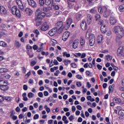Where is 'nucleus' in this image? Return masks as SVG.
<instances>
[{
	"mask_svg": "<svg viewBox=\"0 0 124 124\" xmlns=\"http://www.w3.org/2000/svg\"><path fill=\"white\" fill-rule=\"evenodd\" d=\"M106 58L108 62H109V61H112V57L110 55H108L106 56Z\"/></svg>",
	"mask_w": 124,
	"mask_h": 124,
	"instance_id": "c9c22d12",
	"label": "nucleus"
},
{
	"mask_svg": "<svg viewBox=\"0 0 124 124\" xmlns=\"http://www.w3.org/2000/svg\"><path fill=\"white\" fill-rule=\"evenodd\" d=\"M72 111L73 113H74V112H75V111H76V107H75V106H72Z\"/></svg>",
	"mask_w": 124,
	"mask_h": 124,
	"instance_id": "bf43d9fd",
	"label": "nucleus"
},
{
	"mask_svg": "<svg viewBox=\"0 0 124 124\" xmlns=\"http://www.w3.org/2000/svg\"><path fill=\"white\" fill-rule=\"evenodd\" d=\"M44 94L45 96H48V95H49V93H48L47 91H45L44 92Z\"/></svg>",
	"mask_w": 124,
	"mask_h": 124,
	"instance_id": "0e129e2a",
	"label": "nucleus"
},
{
	"mask_svg": "<svg viewBox=\"0 0 124 124\" xmlns=\"http://www.w3.org/2000/svg\"><path fill=\"white\" fill-rule=\"evenodd\" d=\"M80 44L81 46H84L85 45V40L84 37H81L80 39Z\"/></svg>",
	"mask_w": 124,
	"mask_h": 124,
	"instance_id": "393cba45",
	"label": "nucleus"
},
{
	"mask_svg": "<svg viewBox=\"0 0 124 124\" xmlns=\"http://www.w3.org/2000/svg\"><path fill=\"white\" fill-rule=\"evenodd\" d=\"M96 66H97L98 69H99V70H101V69H102V66H101L99 64H97Z\"/></svg>",
	"mask_w": 124,
	"mask_h": 124,
	"instance_id": "e2e57ef3",
	"label": "nucleus"
},
{
	"mask_svg": "<svg viewBox=\"0 0 124 124\" xmlns=\"http://www.w3.org/2000/svg\"><path fill=\"white\" fill-rule=\"evenodd\" d=\"M76 77L77 79H78V80H82V79H83V77H82L81 75H77Z\"/></svg>",
	"mask_w": 124,
	"mask_h": 124,
	"instance_id": "79ce46f5",
	"label": "nucleus"
},
{
	"mask_svg": "<svg viewBox=\"0 0 124 124\" xmlns=\"http://www.w3.org/2000/svg\"><path fill=\"white\" fill-rule=\"evenodd\" d=\"M89 6H93L94 5V2L92 0L90 2H88Z\"/></svg>",
	"mask_w": 124,
	"mask_h": 124,
	"instance_id": "c03bdc74",
	"label": "nucleus"
},
{
	"mask_svg": "<svg viewBox=\"0 0 124 124\" xmlns=\"http://www.w3.org/2000/svg\"><path fill=\"white\" fill-rule=\"evenodd\" d=\"M63 62L64 63V64L65 65H68V63H71V61L69 60H64L63 61Z\"/></svg>",
	"mask_w": 124,
	"mask_h": 124,
	"instance_id": "c85d7f7f",
	"label": "nucleus"
},
{
	"mask_svg": "<svg viewBox=\"0 0 124 124\" xmlns=\"http://www.w3.org/2000/svg\"><path fill=\"white\" fill-rule=\"evenodd\" d=\"M51 9H52V8H51V7H43V11L45 13L46 15H47V14H48V13H49V12L50 11V10H51Z\"/></svg>",
	"mask_w": 124,
	"mask_h": 124,
	"instance_id": "a211bd4d",
	"label": "nucleus"
},
{
	"mask_svg": "<svg viewBox=\"0 0 124 124\" xmlns=\"http://www.w3.org/2000/svg\"><path fill=\"white\" fill-rule=\"evenodd\" d=\"M23 90L24 91H28V86L26 84L23 85Z\"/></svg>",
	"mask_w": 124,
	"mask_h": 124,
	"instance_id": "680f3d73",
	"label": "nucleus"
},
{
	"mask_svg": "<svg viewBox=\"0 0 124 124\" xmlns=\"http://www.w3.org/2000/svg\"><path fill=\"white\" fill-rule=\"evenodd\" d=\"M46 5H50L52 2V0H45Z\"/></svg>",
	"mask_w": 124,
	"mask_h": 124,
	"instance_id": "e433bc0d",
	"label": "nucleus"
},
{
	"mask_svg": "<svg viewBox=\"0 0 124 124\" xmlns=\"http://www.w3.org/2000/svg\"><path fill=\"white\" fill-rule=\"evenodd\" d=\"M63 57H66V58H70V54H67V52H64L62 53Z\"/></svg>",
	"mask_w": 124,
	"mask_h": 124,
	"instance_id": "f704fd0d",
	"label": "nucleus"
},
{
	"mask_svg": "<svg viewBox=\"0 0 124 124\" xmlns=\"http://www.w3.org/2000/svg\"><path fill=\"white\" fill-rule=\"evenodd\" d=\"M28 96L29 98H32V97L34 96V94H33L32 93H29L28 94Z\"/></svg>",
	"mask_w": 124,
	"mask_h": 124,
	"instance_id": "58836bf2",
	"label": "nucleus"
},
{
	"mask_svg": "<svg viewBox=\"0 0 124 124\" xmlns=\"http://www.w3.org/2000/svg\"><path fill=\"white\" fill-rule=\"evenodd\" d=\"M103 40V36L102 35H99L97 38V41L98 43H101Z\"/></svg>",
	"mask_w": 124,
	"mask_h": 124,
	"instance_id": "5701e85b",
	"label": "nucleus"
},
{
	"mask_svg": "<svg viewBox=\"0 0 124 124\" xmlns=\"http://www.w3.org/2000/svg\"><path fill=\"white\" fill-rule=\"evenodd\" d=\"M35 16L36 17L35 21L36 23V26L39 27L42 24L41 20L46 16V14L43 12V10L42 8H39L36 10Z\"/></svg>",
	"mask_w": 124,
	"mask_h": 124,
	"instance_id": "f257e3e1",
	"label": "nucleus"
},
{
	"mask_svg": "<svg viewBox=\"0 0 124 124\" xmlns=\"http://www.w3.org/2000/svg\"><path fill=\"white\" fill-rule=\"evenodd\" d=\"M119 10L120 11V12H124V4L120 5L119 7Z\"/></svg>",
	"mask_w": 124,
	"mask_h": 124,
	"instance_id": "c756f323",
	"label": "nucleus"
},
{
	"mask_svg": "<svg viewBox=\"0 0 124 124\" xmlns=\"http://www.w3.org/2000/svg\"><path fill=\"white\" fill-rule=\"evenodd\" d=\"M0 83H1V84H6L5 85L2 84L0 85V89L2 91H7L8 90V86L7 85V83L4 80H0Z\"/></svg>",
	"mask_w": 124,
	"mask_h": 124,
	"instance_id": "0eeeda50",
	"label": "nucleus"
},
{
	"mask_svg": "<svg viewBox=\"0 0 124 124\" xmlns=\"http://www.w3.org/2000/svg\"><path fill=\"white\" fill-rule=\"evenodd\" d=\"M70 26H71L70 24H68L66 23V24L64 25V26H63V29L65 31H66V30H68V29H69V28H70Z\"/></svg>",
	"mask_w": 124,
	"mask_h": 124,
	"instance_id": "bb28decb",
	"label": "nucleus"
},
{
	"mask_svg": "<svg viewBox=\"0 0 124 124\" xmlns=\"http://www.w3.org/2000/svg\"><path fill=\"white\" fill-rule=\"evenodd\" d=\"M38 75H42L43 74V71H42L41 70H39L37 71Z\"/></svg>",
	"mask_w": 124,
	"mask_h": 124,
	"instance_id": "5fc2aeb1",
	"label": "nucleus"
},
{
	"mask_svg": "<svg viewBox=\"0 0 124 124\" xmlns=\"http://www.w3.org/2000/svg\"><path fill=\"white\" fill-rule=\"evenodd\" d=\"M56 29L58 30V32L61 34L63 31V22L62 21H58L55 24Z\"/></svg>",
	"mask_w": 124,
	"mask_h": 124,
	"instance_id": "20e7f679",
	"label": "nucleus"
},
{
	"mask_svg": "<svg viewBox=\"0 0 124 124\" xmlns=\"http://www.w3.org/2000/svg\"><path fill=\"white\" fill-rule=\"evenodd\" d=\"M82 18V14H77L76 15V19L78 20V21H80L81 20V18Z\"/></svg>",
	"mask_w": 124,
	"mask_h": 124,
	"instance_id": "cd10ccee",
	"label": "nucleus"
},
{
	"mask_svg": "<svg viewBox=\"0 0 124 124\" xmlns=\"http://www.w3.org/2000/svg\"><path fill=\"white\" fill-rule=\"evenodd\" d=\"M89 44L90 46H93L95 42V37L94 34H91L89 35Z\"/></svg>",
	"mask_w": 124,
	"mask_h": 124,
	"instance_id": "423d86ee",
	"label": "nucleus"
},
{
	"mask_svg": "<svg viewBox=\"0 0 124 124\" xmlns=\"http://www.w3.org/2000/svg\"><path fill=\"white\" fill-rule=\"evenodd\" d=\"M8 71V69L5 68H0V72L1 73H3L5 72H7Z\"/></svg>",
	"mask_w": 124,
	"mask_h": 124,
	"instance_id": "4c0bfd02",
	"label": "nucleus"
},
{
	"mask_svg": "<svg viewBox=\"0 0 124 124\" xmlns=\"http://www.w3.org/2000/svg\"><path fill=\"white\" fill-rule=\"evenodd\" d=\"M10 77H11V76H10L8 74L4 75V78H5V79H10Z\"/></svg>",
	"mask_w": 124,
	"mask_h": 124,
	"instance_id": "37998d69",
	"label": "nucleus"
},
{
	"mask_svg": "<svg viewBox=\"0 0 124 124\" xmlns=\"http://www.w3.org/2000/svg\"><path fill=\"white\" fill-rule=\"evenodd\" d=\"M87 16V22L88 23V25H90V24L93 22V16L88 14Z\"/></svg>",
	"mask_w": 124,
	"mask_h": 124,
	"instance_id": "dca6fc26",
	"label": "nucleus"
},
{
	"mask_svg": "<svg viewBox=\"0 0 124 124\" xmlns=\"http://www.w3.org/2000/svg\"><path fill=\"white\" fill-rule=\"evenodd\" d=\"M109 23L110 25L114 26L117 23V19H116L115 17H110L109 18Z\"/></svg>",
	"mask_w": 124,
	"mask_h": 124,
	"instance_id": "2eb2a0df",
	"label": "nucleus"
},
{
	"mask_svg": "<svg viewBox=\"0 0 124 124\" xmlns=\"http://www.w3.org/2000/svg\"><path fill=\"white\" fill-rule=\"evenodd\" d=\"M71 66H72V67H73V68H76V67H77V65L75 62H74L71 64Z\"/></svg>",
	"mask_w": 124,
	"mask_h": 124,
	"instance_id": "49530a36",
	"label": "nucleus"
},
{
	"mask_svg": "<svg viewBox=\"0 0 124 124\" xmlns=\"http://www.w3.org/2000/svg\"><path fill=\"white\" fill-rule=\"evenodd\" d=\"M112 31L116 34V41H118L124 36V30L123 27L119 26H115L112 30Z\"/></svg>",
	"mask_w": 124,
	"mask_h": 124,
	"instance_id": "f03ea898",
	"label": "nucleus"
},
{
	"mask_svg": "<svg viewBox=\"0 0 124 124\" xmlns=\"http://www.w3.org/2000/svg\"><path fill=\"white\" fill-rule=\"evenodd\" d=\"M28 4L30 5V6H31V7H33V8H35L36 7V2L34 1L33 0H28Z\"/></svg>",
	"mask_w": 124,
	"mask_h": 124,
	"instance_id": "ddd939ff",
	"label": "nucleus"
},
{
	"mask_svg": "<svg viewBox=\"0 0 124 124\" xmlns=\"http://www.w3.org/2000/svg\"><path fill=\"white\" fill-rule=\"evenodd\" d=\"M95 19H96V21H98V20H99V19H100L101 16H100V15L99 14H96L95 16Z\"/></svg>",
	"mask_w": 124,
	"mask_h": 124,
	"instance_id": "a19ab883",
	"label": "nucleus"
},
{
	"mask_svg": "<svg viewBox=\"0 0 124 124\" xmlns=\"http://www.w3.org/2000/svg\"><path fill=\"white\" fill-rule=\"evenodd\" d=\"M80 27L83 31H86L88 28V25H87V23L85 21H83L81 24Z\"/></svg>",
	"mask_w": 124,
	"mask_h": 124,
	"instance_id": "f3484780",
	"label": "nucleus"
},
{
	"mask_svg": "<svg viewBox=\"0 0 124 124\" xmlns=\"http://www.w3.org/2000/svg\"><path fill=\"white\" fill-rule=\"evenodd\" d=\"M16 3L21 11H24L25 10V7L24 5H23V2L21 0H16Z\"/></svg>",
	"mask_w": 124,
	"mask_h": 124,
	"instance_id": "6e6552de",
	"label": "nucleus"
},
{
	"mask_svg": "<svg viewBox=\"0 0 124 124\" xmlns=\"http://www.w3.org/2000/svg\"><path fill=\"white\" fill-rule=\"evenodd\" d=\"M90 13L91 14H96L97 13V7H94L90 10Z\"/></svg>",
	"mask_w": 124,
	"mask_h": 124,
	"instance_id": "4be33fe9",
	"label": "nucleus"
},
{
	"mask_svg": "<svg viewBox=\"0 0 124 124\" xmlns=\"http://www.w3.org/2000/svg\"><path fill=\"white\" fill-rule=\"evenodd\" d=\"M52 6L54 8V9H55V10H58L60 8V7L59 6V5L56 4H52Z\"/></svg>",
	"mask_w": 124,
	"mask_h": 124,
	"instance_id": "72a5a7b5",
	"label": "nucleus"
},
{
	"mask_svg": "<svg viewBox=\"0 0 124 124\" xmlns=\"http://www.w3.org/2000/svg\"><path fill=\"white\" fill-rule=\"evenodd\" d=\"M77 108L78 110H82V107L80 105H78L77 106Z\"/></svg>",
	"mask_w": 124,
	"mask_h": 124,
	"instance_id": "774afa93",
	"label": "nucleus"
},
{
	"mask_svg": "<svg viewBox=\"0 0 124 124\" xmlns=\"http://www.w3.org/2000/svg\"><path fill=\"white\" fill-rule=\"evenodd\" d=\"M49 29V25L48 24L47 22H45L44 23L42 27L41 28V31H46L47 30Z\"/></svg>",
	"mask_w": 124,
	"mask_h": 124,
	"instance_id": "1a4fd4ad",
	"label": "nucleus"
},
{
	"mask_svg": "<svg viewBox=\"0 0 124 124\" xmlns=\"http://www.w3.org/2000/svg\"><path fill=\"white\" fill-rule=\"evenodd\" d=\"M113 86H114V85H112V86L110 85L109 86V88H108V90H109L108 93H113V89H112V87H113Z\"/></svg>",
	"mask_w": 124,
	"mask_h": 124,
	"instance_id": "ea45409f",
	"label": "nucleus"
},
{
	"mask_svg": "<svg viewBox=\"0 0 124 124\" xmlns=\"http://www.w3.org/2000/svg\"><path fill=\"white\" fill-rule=\"evenodd\" d=\"M12 13L13 15H15L17 18H21V12L16 6H14L12 8Z\"/></svg>",
	"mask_w": 124,
	"mask_h": 124,
	"instance_id": "39448f33",
	"label": "nucleus"
},
{
	"mask_svg": "<svg viewBox=\"0 0 124 124\" xmlns=\"http://www.w3.org/2000/svg\"><path fill=\"white\" fill-rule=\"evenodd\" d=\"M0 46H2V47H6L7 44L3 41H0Z\"/></svg>",
	"mask_w": 124,
	"mask_h": 124,
	"instance_id": "473e14b6",
	"label": "nucleus"
},
{
	"mask_svg": "<svg viewBox=\"0 0 124 124\" xmlns=\"http://www.w3.org/2000/svg\"><path fill=\"white\" fill-rule=\"evenodd\" d=\"M86 56H87V54H86L85 53H83L81 54V59H84V58H86Z\"/></svg>",
	"mask_w": 124,
	"mask_h": 124,
	"instance_id": "4d7b16f0",
	"label": "nucleus"
},
{
	"mask_svg": "<svg viewBox=\"0 0 124 124\" xmlns=\"http://www.w3.org/2000/svg\"><path fill=\"white\" fill-rule=\"evenodd\" d=\"M98 10L100 14L104 13V17L105 18H108L109 15L111 13V11L105 6L98 8Z\"/></svg>",
	"mask_w": 124,
	"mask_h": 124,
	"instance_id": "7ed1b4c3",
	"label": "nucleus"
},
{
	"mask_svg": "<svg viewBox=\"0 0 124 124\" xmlns=\"http://www.w3.org/2000/svg\"><path fill=\"white\" fill-rule=\"evenodd\" d=\"M38 96H39V97H43V93L42 92H39L38 93Z\"/></svg>",
	"mask_w": 124,
	"mask_h": 124,
	"instance_id": "603ef678",
	"label": "nucleus"
},
{
	"mask_svg": "<svg viewBox=\"0 0 124 124\" xmlns=\"http://www.w3.org/2000/svg\"><path fill=\"white\" fill-rule=\"evenodd\" d=\"M25 12L27 13V14H29V16H31L32 13H33V11H32V10L30 8H27L25 9Z\"/></svg>",
	"mask_w": 124,
	"mask_h": 124,
	"instance_id": "6ab92c4d",
	"label": "nucleus"
},
{
	"mask_svg": "<svg viewBox=\"0 0 124 124\" xmlns=\"http://www.w3.org/2000/svg\"><path fill=\"white\" fill-rule=\"evenodd\" d=\"M36 64V62L33 61L31 62V66H34Z\"/></svg>",
	"mask_w": 124,
	"mask_h": 124,
	"instance_id": "de8ad7c7",
	"label": "nucleus"
},
{
	"mask_svg": "<svg viewBox=\"0 0 124 124\" xmlns=\"http://www.w3.org/2000/svg\"><path fill=\"white\" fill-rule=\"evenodd\" d=\"M69 120L70 122H72L73 120H74V116H73V115H71L69 117Z\"/></svg>",
	"mask_w": 124,
	"mask_h": 124,
	"instance_id": "864d4df0",
	"label": "nucleus"
},
{
	"mask_svg": "<svg viewBox=\"0 0 124 124\" xmlns=\"http://www.w3.org/2000/svg\"><path fill=\"white\" fill-rule=\"evenodd\" d=\"M113 101L115 103H121L122 104H123V103H124L122 101V100H121L120 98L115 97L113 99Z\"/></svg>",
	"mask_w": 124,
	"mask_h": 124,
	"instance_id": "aec40b11",
	"label": "nucleus"
},
{
	"mask_svg": "<svg viewBox=\"0 0 124 124\" xmlns=\"http://www.w3.org/2000/svg\"><path fill=\"white\" fill-rule=\"evenodd\" d=\"M22 70L23 73H26V72H27V69H26L25 67H22Z\"/></svg>",
	"mask_w": 124,
	"mask_h": 124,
	"instance_id": "69168bd1",
	"label": "nucleus"
},
{
	"mask_svg": "<svg viewBox=\"0 0 124 124\" xmlns=\"http://www.w3.org/2000/svg\"><path fill=\"white\" fill-rule=\"evenodd\" d=\"M7 14V11L3 6L0 8V15H6Z\"/></svg>",
	"mask_w": 124,
	"mask_h": 124,
	"instance_id": "f8f14e48",
	"label": "nucleus"
},
{
	"mask_svg": "<svg viewBox=\"0 0 124 124\" xmlns=\"http://www.w3.org/2000/svg\"><path fill=\"white\" fill-rule=\"evenodd\" d=\"M66 23L71 25V24H72V18L70 17L68 18L66 20Z\"/></svg>",
	"mask_w": 124,
	"mask_h": 124,
	"instance_id": "7c9ffc66",
	"label": "nucleus"
},
{
	"mask_svg": "<svg viewBox=\"0 0 124 124\" xmlns=\"http://www.w3.org/2000/svg\"><path fill=\"white\" fill-rule=\"evenodd\" d=\"M31 71H29L26 75H25V77L28 78V77H30V76H31Z\"/></svg>",
	"mask_w": 124,
	"mask_h": 124,
	"instance_id": "052dcab7",
	"label": "nucleus"
},
{
	"mask_svg": "<svg viewBox=\"0 0 124 124\" xmlns=\"http://www.w3.org/2000/svg\"><path fill=\"white\" fill-rule=\"evenodd\" d=\"M57 31L58 30L54 28L49 31L48 34L50 35V36H54V35L57 33Z\"/></svg>",
	"mask_w": 124,
	"mask_h": 124,
	"instance_id": "4468645a",
	"label": "nucleus"
},
{
	"mask_svg": "<svg viewBox=\"0 0 124 124\" xmlns=\"http://www.w3.org/2000/svg\"><path fill=\"white\" fill-rule=\"evenodd\" d=\"M33 32L35 33V34H40L39 31L37 29L34 30Z\"/></svg>",
	"mask_w": 124,
	"mask_h": 124,
	"instance_id": "8fccbe9b",
	"label": "nucleus"
},
{
	"mask_svg": "<svg viewBox=\"0 0 124 124\" xmlns=\"http://www.w3.org/2000/svg\"><path fill=\"white\" fill-rule=\"evenodd\" d=\"M15 46H16V47L17 48H20L21 47V44H20V43H19V41H15Z\"/></svg>",
	"mask_w": 124,
	"mask_h": 124,
	"instance_id": "2f4dec72",
	"label": "nucleus"
},
{
	"mask_svg": "<svg viewBox=\"0 0 124 124\" xmlns=\"http://www.w3.org/2000/svg\"><path fill=\"white\" fill-rule=\"evenodd\" d=\"M78 44L79 43L77 42L76 41H74V42L73 43V48H74V49H77V48L78 47Z\"/></svg>",
	"mask_w": 124,
	"mask_h": 124,
	"instance_id": "b1692460",
	"label": "nucleus"
},
{
	"mask_svg": "<svg viewBox=\"0 0 124 124\" xmlns=\"http://www.w3.org/2000/svg\"><path fill=\"white\" fill-rule=\"evenodd\" d=\"M77 87H80L82 86V84L81 83V82L78 81L77 82Z\"/></svg>",
	"mask_w": 124,
	"mask_h": 124,
	"instance_id": "3c124183",
	"label": "nucleus"
},
{
	"mask_svg": "<svg viewBox=\"0 0 124 124\" xmlns=\"http://www.w3.org/2000/svg\"><path fill=\"white\" fill-rule=\"evenodd\" d=\"M118 55H121L122 57H124V47L120 46L117 50Z\"/></svg>",
	"mask_w": 124,
	"mask_h": 124,
	"instance_id": "9b49d317",
	"label": "nucleus"
},
{
	"mask_svg": "<svg viewBox=\"0 0 124 124\" xmlns=\"http://www.w3.org/2000/svg\"><path fill=\"white\" fill-rule=\"evenodd\" d=\"M39 2L40 5H41V6H43V5H44V4H45V3L44 2V0H40Z\"/></svg>",
	"mask_w": 124,
	"mask_h": 124,
	"instance_id": "a18cd8bd",
	"label": "nucleus"
},
{
	"mask_svg": "<svg viewBox=\"0 0 124 124\" xmlns=\"http://www.w3.org/2000/svg\"><path fill=\"white\" fill-rule=\"evenodd\" d=\"M39 115H38V114H35L33 117L34 120H37V119H39Z\"/></svg>",
	"mask_w": 124,
	"mask_h": 124,
	"instance_id": "6e6d98bb",
	"label": "nucleus"
},
{
	"mask_svg": "<svg viewBox=\"0 0 124 124\" xmlns=\"http://www.w3.org/2000/svg\"><path fill=\"white\" fill-rule=\"evenodd\" d=\"M107 27H106V25H102L101 26V31L102 32V33H105L106 31H107Z\"/></svg>",
	"mask_w": 124,
	"mask_h": 124,
	"instance_id": "412c9836",
	"label": "nucleus"
},
{
	"mask_svg": "<svg viewBox=\"0 0 124 124\" xmlns=\"http://www.w3.org/2000/svg\"><path fill=\"white\" fill-rule=\"evenodd\" d=\"M22 97H23V100L24 101H28V97H27V93H24L22 94Z\"/></svg>",
	"mask_w": 124,
	"mask_h": 124,
	"instance_id": "a878e982",
	"label": "nucleus"
},
{
	"mask_svg": "<svg viewBox=\"0 0 124 124\" xmlns=\"http://www.w3.org/2000/svg\"><path fill=\"white\" fill-rule=\"evenodd\" d=\"M70 1H71L72 2H75V0H68L67 2H68V5L70 6V4L71 3H70Z\"/></svg>",
	"mask_w": 124,
	"mask_h": 124,
	"instance_id": "13d9d810",
	"label": "nucleus"
},
{
	"mask_svg": "<svg viewBox=\"0 0 124 124\" xmlns=\"http://www.w3.org/2000/svg\"><path fill=\"white\" fill-rule=\"evenodd\" d=\"M76 54L77 55H74V57H75L76 58H78V57H81V56H82V54H81L80 53H77Z\"/></svg>",
	"mask_w": 124,
	"mask_h": 124,
	"instance_id": "09e8293b",
	"label": "nucleus"
},
{
	"mask_svg": "<svg viewBox=\"0 0 124 124\" xmlns=\"http://www.w3.org/2000/svg\"><path fill=\"white\" fill-rule=\"evenodd\" d=\"M33 50H37V49H38V46H36V45H34L33 46Z\"/></svg>",
	"mask_w": 124,
	"mask_h": 124,
	"instance_id": "338daca9",
	"label": "nucleus"
},
{
	"mask_svg": "<svg viewBox=\"0 0 124 124\" xmlns=\"http://www.w3.org/2000/svg\"><path fill=\"white\" fill-rule=\"evenodd\" d=\"M70 35V32H69V31H66L65 32H64V33L63 34L62 36V40H63L64 41H66V40L68 38V37H69V36Z\"/></svg>",
	"mask_w": 124,
	"mask_h": 124,
	"instance_id": "9d476101",
	"label": "nucleus"
}]
</instances>
